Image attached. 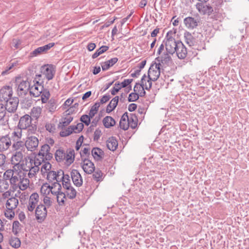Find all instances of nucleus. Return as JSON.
I'll return each instance as SVG.
<instances>
[{
    "instance_id": "nucleus-1",
    "label": "nucleus",
    "mask_w": 249,
    "mask_h": 249,
    "mask_svg": "<svg viewBox=\"0 0 249 249\" xmlns=\"http://www.w3.org/2000/svg\"><path fill=\"white\" fill-rule=\"evenodd\" d=\"M161 64L154 63L152 64L150 67L148 71L147 83L148 85L145 84V89L146 90H149L152 85V81H156L159 78L160 74Z\"/></svg>"
},
{
    "instance_id": "nucleus-2",
    "label": "nucleus",
    "mask_w": 249,
    "mask_h": 249,
    "mask_svg": "<svg viewBox=\"0 0 249 249\" xmlns=\"http://www.w3.org/2000/svg\"><path fill=\"white\" fill-rule=\"evenodd\" d=\"M15 83L19 96L25 95L29 89L30 90L29 82L27 80H23L21 77H16Z\"/></svg>"
},
{
    "instance_id": "nucleus-3",
    "label": "nucleus",
    "mask_w": 249,
    "mask_h": 249,
    "mask_svg": "<svg viewBox=\"0 0 249 249\" xmlns=\"http://www.w3.org/2000/svg\"><path fill=\"white\" fill-rule=\"evenodd\" d=\"M29 161H26L25 165V169L24 171H28V177L30 178H32L35 176L36 173L39 171V168L38 165L41 164L40 161H37L36 160H33L32 159H29Z\"/></svg>"
},
{
    "instance_id": "nucleus-4",
    "label": "nucleus",
    "mask_w": 249,
    "mask_h": 249,
    "mask_svg": "<svg viewBox=\"0 0 249 249\" xmlns=\"http://www.w3.org/2000/svg\"><path fill=\"white\" fill-rule=\"evenodd\" d=\"M50 147L47 144H45L41 146L36 160L44 161L50 160L53 158V154L50 152Z\"/></svg>"
},
{
    "instance_id": "nucleus-5",
    "label": "nucleus",
    "mask_w": 249,
    "mask_h": 249,
    "mask_svg": "<svg viewBox=\"0 0 249 249\" xmlns=\"http://www.w3.org/2000/svg\"><path fill=\"white\" fill-rule=\"evenodd\" d=\"M23 175H18L13 173V171L6 170L3 174V177L10 181V183L13 187H18L21 178Z\"/></svg>"
},
{
    "instance_id": "nucleus-6",
    "label": "nucleus",
    "mask_w": 249,
    "mask_h": 249,
    "mask_svg": "<svg viewBox=\"0 0 249 249\" xmlns=\"http://www.w3.org/2000/svg\"><path fill=\"white\" fill-rule=\"evenodd\" d=\"M40 71L43 75L50 81L53 79L55 74L56 67L52 64H46L41 66Z\"/></svg>"
},
{
    "instance_id": "nucleus-7",
    "label": "nucleus",
    "mask_w": 249,
    "mask_h": 249,
    "mask_svg": "<svg viewBox=\"0 0 249 249\" xmlns=\"http://www.w3.org/2000/svg\"><path fill=\"white\" fill-rule=\"evenodd\" d=\"M170 32H168L166 36L165 43L166 51L170 54H174L178 44V41H176L175 39L169 36Z\"/></svg>"
},
{
    "instance_id": "nucleus-8",
    "label": "nucleus",
    "mask_w": 249,
    "mask_h": 249,
    "mask_svg": "<svg viewBox=\"0 0 249 249\" xmlns=\"http://www.w3.org/2000/svg\"><path fill=\"white\" fill-rule=\"evenodd\" d=\"M25 153L20 152H14L11 157L12 164H16L19 166L23 167V165H25L26 161H28L26 158L23 159V154Z\"/></svg>"
},
{
    "instance_id": "nucleus-9",
    "label": "nucleus",
    "mask_w": 249,
    "mask_h": 249,
    "mask_svg": "<svg viewBox=\"0 0 249 249\" xmlns=\"http://www.w3.org/2000/svg\"><path fill=\"white\" fill-rule=\"evenodd\" d=\"M47 214L46 207L42 204L38 205L35 210V216L36 220L39 222L43 221Z\"/></svg>"
},
{
    "instance_id": "nucleus-10",
    "label": "nucleus",
    "mask_w": 249,
    "mask_h": 249,
    "mask_svg": "<svg viewBox=\"0 0 249 249\" xmlns=\"http://www.w3.org/2000/svg\"><path fill=\"white\" fill-rule=\"evenodd\" d=\"M38 142V140L36 137L28 136L26 138L25 143L27 149L33 152L37 149Z\"/></svg>"
},
{
    "instance_id": "nucleus-11",
    "label": "nucleus",
    "mask_w": 249,
    "mask_h": 249,
    "mask_svg": "<svg viewBox=\"0 0 249 249\" xmlns=\"http://www.w3.org/2000/svg\"><path fill=\"white\" fill-rule=\"evenodd\" d=\"M146 78V75L144 74L141 78V84L136 83L134 87V91L135 92H137V94H138L140 97H144L146 93L144 90V89H145V85L146 84L145 80Z\"/></svg>"
},
{
    "instance_id": "nucleus-12",
    "label": "nucleus",
    "mask_w": 249,
    "mask_h": 249,
    "mask_svg": "<svg viewBox=\"0 0 249 249\" xmlns=\"http://www.w3.org/2000/svg\"><path fill=\"white\" fill-rule=\"evenodd\" d=\"M173 54H170L167 52H163V53L159 55L156 60L163 66H169L172 62L171 55Z\"/></svg>"
},
{
    "instance_id": "nucleus-13",
    "label": "nucleus",
    "mask_w": 249,
    "mask_h": 249,
    "mask_svg": "<svg viewBox=\"0 0 249 249\" xmlns=\"http://www.w3.org/2000/svg\"><path fill=\"white\" fill-rule=\"evenodd\" d=\"M13 90L11 87L5 86L0 90V100L5 102L12 97Z\"/></svg>"
},
{
    "instance_id": "nucleus-14",
    "label": "nucleus",
    "mask_w": 249,
    "mask_h": 249,
    "mask_svg": "<svg viewBox=\"0 0 249 249\" xmlns=\"http://www.w3.org/2000/svg\"><path fill=\"white\" fill-rule=\"evenodd\" d=\"M39 200V195L37 193L32 194L30 196L27 204L28 211L33 213L35 209L38 205Z\"/></svg>"
},
{
    "instance_id": "nucleus-15",
    "label": "nucleus",
    "mask_w": 249,
    "mask_h": 249,
    "mask_svg": "<svg viewBox=\"0 0 249 249\" xmlns=\"http://www.w3.org/2000/svg\"><path fill=\"white\" fill-rule=\"evenodd\" d=\"M6 104L5 106L6 110L9 112H14L17 109L19 100L18 97H12L5 101Z\"/></svg>"
},
{
    "instance_id": "nucleus-16",
    "label": "nucleus",
    "mask_w": 249,
    "mask_h": 249,
    "mask_svg": "<svg viewBox=\"0 0 249 249\" xmlns=\"http://www.w3.org/2000/svg\"><path fill=\"white\" fill-rule=\"evenodd\" d=\"M12 145V141L8 135L0 137V152L7 150Z\"/></svg>"
},
{
    "instance_id": "nucleus-17",
    "label": "nucleus",
    "mask_w": 249,
    "mask_h": 249,
    "mask_svg": "<svg viewBox=\"0 0 249 249\" xmlns=\"http://www.w3.org/2000/svg\"><path fill=\"white\" fill-rule=\"evenodd\" d=\"M31 122L32 120L30 116L28 114L24 115L20 118L18 127L21 130L26 129L30 126Z\"/></svg>"
},
{
    "instance_id": "nucleus-18",
    "label": "nucleus",
    "mask_w": 249,
    "mask_h": 249,
    "mask_svg": "<svg viewBox=\"0 0 249 249\" xmlns=\"http://www.w3.org/2000/svg\"><path fill=\"white\" fill-rule=\"evenodd\" d=\"M43 89V86L40 85L38 81H36V83L34 84L33 86H30V95L35 97H39Z\"/></svg>"
},
{
    "instance_id": "nucleus-19",
    "label": "nucleus",
    "mask_w": 249,
    "mask_h": 249,
    "mask_svg": "<svg viewBox=\"0 0 249 249\" xmlns=\"http://www.w3.org/2000/svg\"><path fill=\"white\" fill-rule=\"evenodd\" d=\"M71 176L73 184L77 187H80L83 184V179L79 172L73 169L71 172Z\"/></svg>"
},
{
    "instance_id": "nucleus-20",
    "label": "nucleus",
    "mask_w": 249,
    "mask_h": 249,
    "mask_svg": "<svg viewBox=\"0 0 249 249\" xmlns=\"http://www.w3.org/2000/svg\"><path fill=\"white\" fill-rule=\"evenodd\" d=\"M176 54L179 59L185 58L187 54V48L180 41H178V44L176 49Z\"/></svg>"
},
{
    "instance_id": "nucleus-21",
    "label": "nucleus",
    "mask_w": 249,
    "mask_h": 249,
    "mask_svg": "<svg viewBox=\"0 0 249 249\" xmlns=\"http://www.w3.org/2000/svg\"><path fill=\"white\" fill-rule=\"evenodd\" d=\"M82 161V168L85 173L91 174L95 171L94 165L90 160L85 158Z\"/></svg>"
},
{
    "instance_id": "nucleus-22",
    "label": "nucleus",
    "mask_w": 249,
    "mask_h": 249,
    "mask_svg": "<svg viewBox=\"0 0 249 249\" xmlns=\"http://www.w3.org/2000/svg\"><path fill=\"white\" fill-rule=\"evenodd\" d=\"M196 8L197 10L204 15H211L213 11V8L209 5H206L201 3H197L196 4Z\"/></svg>"
},
{
    "instance_id": "nucleus-23",
    "label": "nucleus",
    "mask_w": 249,
    "mask_h": 249,
    "mask_svg": "<svg viewBox=\"0 0 249 249\" xmlns=\"http://www.w3.org/2000/svg\"><path fill=\"white\" fill-rule=\"evenodd\" d=\"M12 147L14 152H20L25 153L26 145L25 142L20 140L13 142Z\"/></svg>"
},
{
    "instance_id": "nucleus-24",
    "label": "nucleus",
    "mask_w": 249,
    "mask_h": 249,
    "mask_svg": "<svg viewBox=\"0 0 249 249\" xmlns=\"http://www.w3.org/2000/svg\"><path fill=\"white\" fill-rule=\"evenodd\" d=\"M199 21L198 19H195L192 17H187L184 19V23L185 26L189 29H193L198 26Z\"/></svg>"
},
{
    "instance_id": "nucleus-25",
    "label": "nucleus",
    "mask_w": 249,
    "mask_h": 249,
    "mask_svg": "<svg viewBox=\"0 0 249 249\" xmlns=\"http://www.w3.org/2000/svg\"><path fill=\"white\" fill-rule=\"evenodd\" d=\"M57 107V101L54 98H51L46 103V109L51 114L54 113Z\"/></svg>"
},
{
    "instance_id": "nucleus-26",
    "label": "nucleus",
    "mask_w": 249,
    "mask_h": 249,
    "mask_svg": "<svg viewBox=\"0 0 249 249\" xmlns=\"http://www.w3.org/2000/svg\"><path fill=\"white\" fill-rule=\"evenodd\" d=\"M59 182H57L56 181L53 183L52 185H48L47 186V188L49 189L48 193L51 192L53 195L55 196L57 194L61 192L62 187Z\"/></svg>"
},
{
    "instance_id": "nucleus-27",
    "label": "nucleus",
    "mask_w": 249,
    "mask_h": 249,
    "mask_svg": "<svg viewBox=\"0 0 249 249\" xmlns=\"http://www.w3.org/2000/svg\"><path fill=\"white\" fill-rule=\"evenodd\" d=\"M8 135L12 142L20 141L22 137V130L18 127Z\"/></svg>"
},
{
    "instance_id": "nucleus-28",
    "label": "nucleus",
    "mask_w": 249,
    "mask_h": 249,
    "mask_svg": "<svg viewBox=\"0 0 249 249\" xmlns=\"http://www.w3.org/2000/svg\"><path fill=\"white\" fill-rule=\"evenodd\" d=\"M129 119L127 112L124 113L120 121V127L123 130H126L129 128Z\"/></svg>"
},
{
    "instance_id": "nucleus-29",
    "label": "nucleus",
    "mask_w": 249,
    "mask_h": 249,
    "mask_svg": "<svg viewBox=\"0 0 249 249\" xmlns=\"http://www.w3.org/2000/svg\"><path fill=\"white\" fill-rule=\"evenodd\" d=\"M118 145V142L115 137H111L107 141V146L111 151H115Z\"/></svg>"
},
{
    "instance_id": "nucleus-30",
    "label": "nucleus",
    "mask_w": 249,
    "mask_h": 249,
    "mask_svg": "<svg viewBox=\"0 0 249 249\" xmlns=\"http://www.w3.org/2000/svg\"><path fill=\"white\" fill-rule=\"evenodd\" d=\"M185 42L190 47L194 46L196 43V39L189 32L186 31L184 34Z\"/></svg>"
},
{
    "instance_id": "nucleus-31",
    "label": "nucleus",
    "mask_w": 249,
    "mask_h": 249,
    "mask_svg": "<svg viewBox=\"0 0 249 249\" xmlns=\"http://www.w3.org/2000/svg\"><path fill=\"white\" fill-rule=\"evenodd\" d=\"M119 99V96H116L111 100L106 108L107 113H109L115 108L118 105Z\"/></svg>"
},
{
    "instance_id": "nucleus-32",
    "label": "nucleus",
    "mask_w": 249,
    "mask_h": 249,
    "mask_svg": "<svg viewBox=\"0 0 249 249\" xmlns=\"http://www.w3.org/2000/svg\"><path fill=\"white\" fill-rule=\"evenodd\" d=\"M6 111L5 106L0 104V123L2 125H5L8 121L6 117Z\"/></svg>"
},
{
    "instance_id": "nucleus-33",
    "label": "nucleus",
    "mask_w": 249,
    "mask_h": 249,
    "mask_svg": "<svg viewBox=\"0 0 249 249\" xmlns=\"http://www.w3.org/2000/svg\"><path fill=\"white\" fill-rule=\"evenodd\" d=\"M118 59L117 57H113L109 60L102 63L101 66L103 71L107 70L110 67L113 66L118 61Z\"/></svg>"
},
{
    "instance_id": "nucleus-34",
    "label": "nucleus",
    "mask_w": 249,
    "mask_h": 249,
    "mask_svg": "<svg viewBox=\"0 0 249 249\" xmlns=\"http://www.w3.org/2000/svg\"><path fill=\"white\" fill-rule=\"evenodd\" d=\"M91 154L94 159L96 160H99L104 155V151L100 148L94 147L91 151Z\"/></svg>"
},
{
    "instance_id": "nucleus-35",
    "label": "nucleus",
    "mask_w": 249,
    "mask_h": 249,
    "mask_svg": "<svg viewBox=\"0 0 249 249\" xmlns=\"http://www.w3.org/2000/svg\"><path fill=\"white\" fill-rule=\"evenodd\" d=\"M18 204V200L15 197L9 198L5 204L6 208H9L15 210Z\"/></svg>"
},
{
    "instance_id": "nucleus-36",
    "label": "nucleus",
    "mask_w": 249,
    "mask_h": 249,
    "mask_svg": "<svg viewBox=\"0 0 249 249\" xmlns=\"http://www.w3.org/2000/svg\"><path fill=\"white\" fill-rule=\"evenodd\" d=\"M73 117L67 115L66 117L62 118L58 124V128L63 129L65 126H68L72 121Z\"/></svg>"
},
{
    "instance_id": "nucleus-37",
    "label": "nucleus",
    "mask_w": 249,
    "mask_h": 249,
    "mask_svg": "<svg viewBox=\"0 0 249 249\" xmlns=\"http://www.w3.org/2000/svg\"><path fill=\"white\" fill-rule=\"evenodd\" d=\"M68 164L72 163L74 160V150L70 149L65 153V160Z\"/></svg>"
},
{
    "instance_id": "nucleus-38",
    "label": "nucleus",
    "mask_w": 249,
    "mask_h": 249,
    "mask_svg": "<svg viewBox=\"0 0 249 249\" xmlns=\"http://www.w3.org/2000/svg\"><path fill=\"white\" fill-rule=\"evenodd\" d=\"M103 123L104 126L106 128H109L111 126H113L115 124V121L111 116H106L103 120Z\"/></svg>"
},
{
    "instance_id": "nucleus-39",
    "label": "nucleus",
    "mask_w": 249,
    "mask_h": 249,
    "mask_svg": "<svg viewBox=\"0 0 249 249\" xmlns=\"http://www.w3.org/2000/svg\"><path fill=\"white\" fill-rule=\"evenodd\" d=\"M21 179L18 187L21 190L24 191L29 187L30 181L29 179L24 178V175H22Z\"/></svg>"
},
{
    "instance_id": "nucleus-40",
    "label": "nucleus",
    "mask_w": 249,
    "mask_h": 249,
    "mask_svg": "<svg viewBox=\"0 0 249 249\" xmlns=\"http://www.w3.org/2000/svg\"><path fill=\"white\" fill-rule=\"evenodd\" d=\"M57 201L60 206H63L65 204V201L66 200V195L65 193L62 192L57 194L56 195Z\"/></svg>"
},
{
    "instance_id": "nucleus-41",
    "label": "nucleus",
    "mask_w": 249,
    "mask_h": 249,
    "mask_svg": "<svg viewBox=\"0 0 249 249\" xmlns=\"http://www.w3.org/2000/svg\"><path fill=\"white\" fill-rule=\"evenodd\" d=\"M65 152L62 149H58L55 153L56 160L58 162H61L65 160Z\"/></svg>"
},
{
    "instance_id": "nucleus-42",
    "label": "nucleus",
    "mask_w": 249,
    "mask_h": 249,
    "mask_svg": "<svg viewBox=\"0 0 249 249\" xmlns=\"http://www.w3.org/2000/svg\"><path fill=\"white\" fill-rule=\"evenodd\" d=\"M8 179H5L4 177L3 179L0 180V192H4L6 191L9 186Z\"/></svg>"
},
{
    "instance_id": "nucleus-43",
    "label": "nucleus",
    "mask_w": 249,
    "mask_h": 249,
    "mask_svg": "<svg viewBox=\"0 0 249 249\" xmlns=\"http://www.w3.org/2000/svg\"><path fill=\"white\" fill-rule=\"evenodd\" d=\"M73 125L69 126L67 129L62 130L60 132V135L62 137H65L69 136L73 132H75Z\"/></svg>"
},
{
    "instance_id": "nucleus-44",
    "label": "nucleus",
    "mask_w": 249,
    "mask_h": 249,
    "mask_svg": "<svg viewBox=\"0 0 249 249\" xmlns=\"http://www.w3.org/2000/svg\"><path fill=\"white\" fill-rule=\"evenodd\" d=\"M9 244L12 247L18 248L20 246L21 242L19 238L16 237H11L9 240Z\"/></svg>"
},
{
    "instance_id": "nucleus-45",
    "label": "nucleus",
    "mask_w": 249,
    "mask_h": 249,
    "mask_svg": "<svg viewBox=\"0 0 249 249\" xmlns=\"http://www.w3.org/2000/svg\"><path fill=\"white\" fill-rule=\"evenodd\" d=\"M65 193L68 198L72 199L76 197L77 192L72 186L69 189H66V191Z\"/></svg>"
},
{
    "instance_id": "nucleus-46",
    "label": "nucleus",
    "mask_w": 249,
    "mask_h": 249,
    "mask_svg": "<svg viewBox=\"0 0 249 249\" xmlns=\"http://www.w3.org/2000/svg\"><path fill=\"white\" fill-rule=\"evenodd\" d=\"M41 99L42 103H46L49 101L50 93L47 89H44L41 94Z\"/></svg>"
},
{
    "instance_id": "nucleus-47",
    "label": "nucleus",
    "mask_w": 249,
    "mask_h": 249,
    "mask_svg": "<svg viewBox=\"0 0 249 249\" xmlns=\"http://www.w3.org/2000/svg\"><path fill=\"white\" fill-rule=\"evenodd\" d=\"M129 119V127L130 126L132 128H135L137 126V117L133 114H130L128 116Z\"/></svg>"
},
{
    "instance_id": "nucleus-48",
    "label": "nucleus",
    "mask_w": 249,
    "mask_h": 249,
    "mask_svg": "<svg viewBox=\"0 0 249 249\" xmlns=\"http://www.w3.org/2000/svg\"><path fill=\"white\" fill-rule=\"evenodd\" d=\"M45 161L46 160H44V161H41V162H43L41 168V172L43 174H45L50 171L52 167V165L48 161Z\"/></svg>"
},
{
    "instance_id": "nucleus-49",
    "label": "nucleus",
    "mask_w": 249,
    "mask_h": 249,
    "mask_svg": "<svg viewBox=\"0 0 249 249\" xmlns=\"http://www.w3.org/2000/svg\"><path fill=\"white\" fill-rule=\"evenodd\" d=\"M41 113V108L40 107H34L31 110V114L33 117L37 119Z\"/></svg>"
},
{
    "instance_id": "nucleus-50",
    "label": "nucleus",
    "mask_w": 249,
    "mask_h": 249,
    "mask_svg": "<svg viewBox=\"0 0 249 249\" xmlns=\"http://www.w3.org/2000/svg\"><path fill=\"white\" fill-rule=\"evenodd\" d=\"M14 166L13 167L12 169H8L7 170L12 171L14 173L15 172L18 174V175H24V173L22 171V170L24 171V169H25V165H23V167L21 166H19L18 165H17L16 164H13Z\"/></svg>"
},
{
    "instance_id": "nucleus-51",
    "label": "nucleus",
    "mask_w": 249,
    "mask_h": 249,
    "mask_svg": "<svg viewBox=\"0 0 249 249\" xmlns=\"http://www.w3.org/2000/svg\"><path fill=\"white\" fill-rule=\"evenodd\" d=\"M100 106L99 103H96L91 107L89 114L91 118H93L95 115V114L97 113Z\"/></svg>"
},
{
    "instance_id": "nucleus-52",
    "label": "nucleus",
    "mask_w": 249,
    "mask_h": 249,
    "mask_svg": "<svg viewBox=\"0 0 249 249\" xmlns=\"http://www.w3.org/2000/svg\"><path fill=\"white\" fill-rule=\"evenodd\" d=\"M93 178L97 182L102 181L103 180L102 172L99 169H97L93 174Z\"/></svg>"
},
{
    "instance_id": "nucleus-53",
    "label": "nucleus",
    "mask_w": 249,
    "mask_h": 249,
    "mask_svg": "<svg viewBox=\"0 0 249 249\" xmlns=\"http://www.w3.org/2000/svg\"><path fill=\"white\" fill-rule=\"evenodd\" d=\"M57 175H56V171L50 170L47 173V179L50 182H53L55 180L56 181Z\"/></svg>"
},
{
    "instance_id": "nucleus-54",
    "label": "nucleus",
    "mask_w": 249,
    "mask_h": 249,
    "mask_svg": "<svg viewBox=\"0 0 249 249\" xmlns=\"http://www.w3.org/2000/svg\"><path fill=\"white\" fill-rule=\"evenodd\" d=\"M4 215L7 218L11 219L15 216L14 210L9 208H6L4 211Z\"/></svg>"
},
{
    "instance_id": "nucleus-55",
    "label": "nucleus",
    "mask_w": 249,
    "mask_h": 249,
    "mask_svg": "<svg viewBox=\"0 0 249 249\" xmlns=\"http://www.w3.org/2000/svg\"><path fill=\"white\" fill-rule=\"evenodd\" d=\"M45 127L46 130L50 133H54L55 131V125L53 123H46Z\"/></svg>"
},
{
    "instance_id": "nucleus-56",
    "label": "nucleus",
    "mask_w": 249,
    "mask_h": 249,
    "mask_svg": "<svg viewBox=\"0 0 249 249\" xmlns=\"http://www.w3.org/2000/svg\"><path fill=\"white\" fill-rule=\"evenodd\" d=\"M43 53H44V52L43 48L41 46V47H39L36 48V49L34 50L33 52H32L30 53V55L31 57L36 56L37 55H38L40 54Z\"/></svg>"
},
{
    "instance_id": "nucleus-57",
    "label": "nucleus",
    "mask_w": 249,
    "mask_h": 249,
    "mask_svg": "<svg viewBox=\"0 0 249 249\" xmlns=\"http://www.w3.org/2000/svg\"><path fill=\"white\" fill-rule=\"evenodd\" d=\"M20 224L18 221H15L13 223L12 231L15 234H17L19 231Z\"/></svg>"
},
{
    "instance_id": "nucleus-58",
    "label": "nucleus",
    "mask_w": 249,
    "mask_h": 249,
    "mask_svg": "<svg viewBox=\"0 0 249 249\" xmlns=\"http://www.w3.org/2000/svg\"><path fill=\"white\" fill-rule=\"evenodd\" d=\"M91 118L89 115H83L80 118V121L88 126L90 123Z\"/></svg>"
},
{
    "instance_id": "nucleus-59",
    "label": "nucleus",
    "mask_w": 249,
    "mask_h": 249,
    "mask_svg": "<svg viewBox=\"0 0 249 249\" xmlns=\"http://www.w3.org/2000/svg\"><path fill=\"white\" fill-rule=\"evenodd\" d=\"M6 161V156L3 154H0V168L3 169L5 167Z\"/></svg>"
},
{
    "instance_id": "nucleus-60",
    "label": "nucleus",
    "mask_w": 249,
    "mask_h": 249,
    "mask_svg": "<svg viewBox=\"0 0 249 249\" xmlns=\"http://www.w3.org/2000/svg\"><path fill=\"white\" fill-rule=\"evenodd\" d=\"M139 95L137 92H132L129 94L128 100L129 102H135L137 101L139 97Z\"/></svg>"
},
{
    "instance_id": "nucleus-61",
    "label": "nucleus",
    "mask_w": 249,
    "mask_h": 249,
    "mask_svg": "<svg viewBox=\"0 0 249 249\" xmlns=\"http://www.w3.org/2000/svg\"><path fill=\"white\" fill-rule=\"evenodd\" d=\"M72 127L74 128L75 133H79L83 130L84 124L82 123H79L76 125H73Z\"/></svg>"
},
{
    "instance_id": "nucleus-62",
    "label": "nucleus",
    "mask_w": 249,
    "mask_h": 249,
    "mask_svg": "<svg viewBox=\"0 0 249 249\" xmlns=\"http://www.w3.org/2000/svg\"><path fill=\"white\" fill-rule=\"evenodd\" d=\"M114 87L112 89L111 93V94L114 95L116 94L117 92H118L120 89H121V87H120V83H116L114 85Z\"/></svg>"
},
{
    "instance_id": "nucleus-63",
    "label": "nucleus",
    "mask_w": 249,
    "mask_h": 249,
    "mask_svg": "<svg viewBox=\"0 0 249 249\" xmlns=\"http://www.w3.org/2000/svg\"><path fill=\"white\" fill-rule=\"evenodd\" d=\"M89 149L88 147H85L83 150H82L80 152V155L82 158V160H84V157H86L87 156H89Z\"/></svg>"
},
{
    "instance_id": "nucleus-64",
    "label": "nucleus",
    "mask_w": 249,
    "mask_h": 249,
    "mask_svg": "<svg viewBox=\"0 0 249 249\" xmlns=\"http://www.w3.org/2000/svg\"><path fill=\"white\" fill-rule=\"evenodd\" d=\"M133 79H124L123 82L120 83V87H121V89L126 87L133 81Z\"/></svg>"
}]
</instances>
